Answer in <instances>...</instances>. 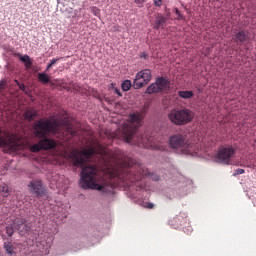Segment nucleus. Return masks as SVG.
<instances>
[{
    "instance_id": "nucleus-16",
    "label": "nucleus",
    "mask_w": 256,
    "mask_h": 256,
    "mask_svg": "<svg viewBox=\"0 0 256 256\" xmlns=\"http://www.w3.org/2000/svg\"><path fill=\"white\" fill-rule=\"evenodd\" d=\"M177 96L184 100H190L193 97V92L191 90L179 91L177 92Z\"/></svg>"
},
{
    "instance_id": "nucleus-2",
    "label": "nucleus",
    "mask_w": 256,
    "mask_h": 256,
    "mask_svg": "<svg viewBox=\"0 0 256 256\" xmlns=\"http://www.w3.org/2000/svg\"><path fill=\"white\" fill-rule=\"evenodd\" d=\"M36 137L42 139L38 144L30 146V152L38 153L41 150H52L55 148V140L47 138L48 134H57L61 131V122L56 119H39L34 123Z\"/></svg>"
},
{
    "instance_id": "nucleus-26",
    "label": "nucleus",
    "mask_w": 256,
    "mask_h": 256,
    "mask_svg": "<svg viewBox=\"0 0 256 256\" xmlns=\"http://www.w3.org/2000/svg\"><path fill=\"white\" fill-rule=\"evenodd\" d=\"M6 234H8L9 237H12L14 234V230L12 226L6 227Z\"/></svg>"
},
{
    "instance_id": "nucleus-5",
    "label": "nucleus",
    "mask_w": 256,
    "mask_h": 256,
    "mask_svg": "<svg viewBox=\"0 0 256 256\" xmlns=\"http://www.w3.org/2000/svg\"><path fill=\"white\" fill-rule=\"evenodd\" d=\"M168 145L172 149H177L183 152L184 155H190L193 152L192 144L186 138V135L176 134L168 138Z\"/></svg>"
},
{
    "instance_id": "nucleus-24",
    "label": "nucleus",
    "mask_w": 256,
    "mask_h": 256,
    "mask_svg": "<svg viewBox=\"0 0 256 256\" xmlns=\"http://www.w3.org/2000/svg\"><path fill=\"white\" fill-rule=\"evenodd\" d=\"M91 11H92V14L95 17H100V8L94 6V7L91 8Z\"/></svg>"
},
{
    "instance_id": "nucleus-37",
    "label": "nucleus",
    "mask_w": 256,
    "mask_h": 256,
    "mask_svg": "<svg viewBox=\"0 0 256 256\" xmlns=\"http://www.w3.org/2000/svg\"><path fill=\"white\" fill-rule=\"evenodd\" d=\"M140 57H142V58H146V54H142Z\"/></svg>"
},
{
    "instance_id": "nucleus-19",
    "label": "nucleus",
    "mask_w": 256,
    "mask_h": 256,
    "mask_svg": "<svg viewBox=\"0 0 256 256\" xmlns=\"http://www.w3.org/2000/svg\"><path fill=\"white\" fill-rule=\"evenodd\" d=\"M4 249L9 255H13V244L11 242H4Z\"/></svg>"
},
{
    "instance_id": "nucleus-3",
    "label": "nucleus",
    "mask_w": 256,
    "mask_h": 256,
    "mask_svg": "<svg viewBox=\"0 0 256 256\" xmlns=\"http://www.w3.org/2000/svg\"><path fill=\"white\" fill-rule=\"evenodd\" d=\"M147 114V106L140 109V111H135L133 114H130L128 118V123L122 126V138L126 141V143L135 142L138 146L144 145V147H149V139L144 138L143 136L137 137V130L140 126H142V121Z\"/></svg>"
},
{
    "instance_id": "nucleus-22",
    "label": "nucleus",
    "mask_w": 256,
    "mask_h": 256,
    "mask_svg": "<svg viewBox=\"0 0 256 256\" xmlns=\"http://www.w3.org/2000/svg\"><path fill=\"white\" fill-rule=\"evenodd\" d=\"M18 59L22 62H32L31 57H29V55L18 54Z\"/></svg>"
},
{
    "instance_id": "nucleus-9",
    "label": "nucleus",
    "mask_w": 256,
    "mask_h": 256,
    "mask_svg": "<svg viewBox=\"0 0 256 256\" xmlns=\"http://www.w3.org/2000/svg\"><path fill=\"white\" fill-rule=\"evenodd\" d=\"M2 130L0 129V148H6L9 151H16V142L13 137L9 134L1 135Z\"/></svg>"
},
{
    "instance_id": "nucleus-17",
    "label": "nucleus",
    "mask_w": 256,
    "mask_h": 256,
    "mask_svg": "<svg viewBox=\"0 0 256 256\" xmlns=\"http://www.w3.org/2000/svg\"><path fill=\"white\" fill-rule=\"evenodd\" d=\"M38 81L39 83L48 84L50 83V76L47 73H39L38 74Z\"/></svg>"
},
{
    "instance_id": "nucleus-23",
    "label": "nucleus",
    "mask_w": 256,
    "mask_h": 256,
    "mask_svg": "<svg viewBox=\"0 0 256 256\" xmlns=\"http://www.w3.org/2000/svg\"><path fill=\"white\" fill-rule=\"evenodd\" d=\"M1 193H2V196H3V197H8L9 194H10L9 187H8V186L2 187Z\"/></svg>"
},
{
    "instance_id": "nucleus-30",
    "label": "nucleus",
    "mask_w": 256,
    "mask_h": 256,
    "mask_svg": "<svg viewBox=\"0 0 256 256\" xmlns=\"http://www.w3.org/2000/svg\"><path fill=\"white\" fill-rule=\"evenodd\" d=\"M14 82H16V85H18V88L20 89V91H25V85L24 84H21L17 80H15Z\"/></svg>"
},
{
    "instance_id": "nucleus-4",
    "label": "nucleus",
    "mask_w": 256,
    "mask_h": 256,
    "mask_svg": "<svg viewBox=\"0 0 256 256\" xmlns=\"http://www.w3.org/2000/svg\"><path fill=\"white\" fill-rule=\"evenodd\" d=\"M168 121L176 126H185L193 121V112L188 108L174 109L168 113Z\"/></svg>"
},
{
    "instance_id": "nucleus-33",
    "label": "nucleus",
    "mask_w": 256,
    "mask_h": 256,
    "mask_svg": "<svg viewBox=\"0 0 256 256\" xmlns=\"http://www.w3.org/2000/svg\"><path fill=\"white\" fill-rule=\"evenodd\" d=\"M153 207H154V205L151 204V203H149V204L147 205V208H149V209H153Z\"/></svg>"
},
{
    "instance_id": "nucleus-25",
    "label": "nucleus",
    "mask_w": 256,
    "mask_h": 256,
    "mask_svg": "<svg viewBox=\"0 0 256 256\" xmlns=\"http://www.w3.org/2000/svg\"><path fill=\"white\" fill-rule=\"evenodd\" d=\"M152 4L156 8H160L163 5V0H152Z\"/></svg>"
},
{
    "instance_id": "nucleus-8",
    "label": "nucleus",
    "mask_w": 256,
    "mask_h": 256,
    "mask_svg": "<svg viewBox=\"0 0 256 256\" xmlns=\"http://www.w3.org/2000/svg\"><path fill=\"white\" fill-rule=\"evenodd\" d=\"M151 79L152 75L150 69L139 71L137 75H135V80H133V88L141 89L151 82Z\"/></svg>"
},
{
    "instance_id": "nucleus-10",
    "label": "nucleus",
    "mask_w": 256,
    "mask_h": 256,
    "mask_svg": "<svg viewBox=\"0 0 256 256\" xmlns=\"http://www.w3.org/2000/svg\"><path fill=\"white\" fill-rule=\"evenodd\" d=\"M30 192L34 193V195L38 197H42L45 195V189L43 188V184L40 180H32L29 183Z\"/></svg>"
},
{
    "instance_id": "nucleus-34",
    "label": "nucleus",
    "mask_w": 256,
    "mask_h": 256,
    "mask_svg": "<svg viewBox=\"0 0 256 256\" xmlns=\"http://www.w3.org/2000/svg\"><path fill=\"white\" fill-rule=\"evenodd\" d=\"M170 17V12H167V16H165V18L169 19Z\"/></svg>"
},
{
    "instance_id": "nucleus-29",
    "label": "nucleus",
    "mask_w": 256,
    "mask_h": 256,
    "mask_svg": "<svg viewBox=\"0 0 256 256\" xmlns=\"http://www.w3.org/2000/svg\"><path fill=\"white\" fill-rule=\"evenodd\" d=\"M146 0H135V4L138 5V8H142Z\"/></svg>"
},
{
    "instance_id": "nucleus-7",
    "label": "nucleus",
    "mask_w": 256,
    "mask_h": 256,
    "mask_svg": "<svg viewBox=\"0 0 256 256\" xmlns=\"http://www.w3.org/2000/svg\"><path fill=\"white\" fill-rule=\"evenodd\" d=\"M236 154V149L232 148V146L229 147H223L218 151V154H216V160L218 163L223 165H231L232 164V157Z\"/></svg>"
},
{
    "instance_id": "nucleus-38",
    "label": "nucleus",
    "mask_w": 256,
    "mask_h": 256,
    "mask_svg": "<svg viewBox=\"0 0 256 256\" xmlns=\"http://www.w3.org/2000/svg\"><path fill=\"white\" fill-rule=\"evenodd\" d=\"M159 180V178H158V176H156L155 178H154V181H158Z\"/></svg>"
},
{
    "instance_id": "nucleus-35",
    "label": "nucleus",
    "mask_w": 256,
    "mask_h": 256,
    "mask_svg": "<svg viewBox=\"0 0 256 256\" xmlns=\"http://www.w3.org/2000/svg\"><path fill=\"white\" fill-rule=\"evenodd\" d=\"M115 31L119 32V26H115Z\"/></svg>"
},
{
    "instance_id": "nucleus-13",
    "label": "nucleus",
    "mask_w": 256,
    "mask_h": 256,
    "mask_svg": "<svg viewBox=\"0 0 256 256\" xmlns=\"http://www.w3.org/2000/svg\"><path fill=\"white\" fill-rule=\"evenodd\" d=\"M234 42H236L237 45L241 46L243 43L246 42V33L245 31H239L236 34H234V38H232Z\"/></svg>"
},
{
    "instance_id": "nucleus-27",
    "label": "nucleus",
    "mask_w": 256,
    "mask_h": 256,
    "mask_svg": "<svg viewBox=\"0 0 256 256\" xmlns=\"http://www.w3.org/2000/svg\"><path fill=\"white\" fill-rule=\"evenodd\" d=\"M245 174V170L242 168H237L236 172H234V177L238 176V175H243Z\"/></svg>"
},
{
    "instance_id": "nucleus-32",
    "label": "nucleus",
    "mask_w": 256,
    "mask_h": 256,
    "mask_svg": "<svg viewBox=\"0 0 256 256\" xmlns=\"http://www.w3.org/2000/svg\"><path fill=\"white\" fill-rule=\"evenodd\" d=\"M114 93H115V95H119L120 97L123 96V94H121V90H119V88H114Z\"/></svg>"
},
{
    "instance_id": "nucleus-28",
    "label": "nucleus",
    "mask_w": 256,
    "mask_h": 256,
    "mask_svg": "<svg viewBox=\"0 0 256 256\" xmlns=\"http://www.w3.org/2000/svg\"><path fill=\"white\" fill-rule=\"evenodd\" d=\"M6 89V81L2 80L0 81V95H2V91Z\"/></svg>"
},
{
    "instance_id": "nucleus-36",
    "label": "nucleus",
    "mask_w": 256,
    "mask_h": 256,
    "mask_svg": "<svg viewBox=\"0 0 256 256\" xmlns=\"http://www.w3.org/2000/svg\"><path fill=\"white\" fill-rule=\"evenodd\" d=\"M73 88L75 89V91H78V86L73 85Z\"/></svg>"
},
{
    "instance_id": "nucleus-14",
    "label": "nucleus",
    "mask_w": 256,
    "mask_h": 256,
    "mask_svg": "<svg viewBox=\"0 0 256 256\" xmlns=\"http://www.w3.org/2000/svg\"><path fill=\"white\" fill-rule=\"evenodd\" d=\"M23 117L27 119V121H33L38 117V112L35 109H29L23 113Z\"/></svg>"
},
{
    "instance_id": "nucleus-6",
    "label": "nucleus",
    "mask_w": 256,
    "mask_h": 256,
    "mask_svg": "<svg viewBox=\"0 0 256 256\" xmlns=\"http://www.w3.org/2000/svg\"><path fill=\"white\" fill-rule=\"evenodd\" d=\"M170 88V81L169 79L165 77H160L156 79V82L152 83L147 87V90H145V94L151 95L153 93H160L163 91H169Z\"/></svg>"
},
{
    "instance_id": "nucleus-11",
    "label": "nucleus",
    "mask_w": 256,
    "mask_h": 256,
    "mask_svg": "<svg viewBox=\"0 0 256 256\" xmlns=\"http://www.w3.org/2000/svg\"><path fill=\"white\" fill-rule=\"evenodd\" d=\"M16 228L20 232V235H25L31 231V225L25 223V220H16Z\"/></svg>"
},
{
    "instance_id": "nucleus-15",
    "label": "nucleus",
    "mask_w": 256,
    "mask_h": 256,
    "mask_svg": "<svg viewBox=\"0 0 256 256\" xmlns=\"http://www.w3.org/2000/svg\"><path fill=\"white\" fill-rule=\"evenodd\" d=\"M64 127L66 128V133H68L69 135H71V137H75V136H78V131L77 129H75L73 127L72 124L66 122Z\"/></svg>"
},
{
    "instance_id": "nucleus-1",
    "label": "nucleus",
    "mask_w": 256,
    "mask_h": 256,
    "mask_svg": "<svg viewBox=\"0 0 256 256\" xmlns=\"http://www.w3.org/2000/svg\"><path fill=\"white\" fill-rule=\"evenodd\" d=\"M96 154L101 156V159H103V162H105L106 165L115 161L122 163L121 170H114V172H112L110 175L111 178H119L122 182L130 181L133 183L135 181H139L142 177H146L148 175L151 176L145 166L138 164L135 166L138 176L134 179H130L131 170L128 169H130L133 165V160L128 159L123 162L121 161L123 160V157H121L123 156L122 150H115V153H112L107 148L99 145L98 150H96V148H89L80 152L73 151L69 155V159L73 161V165H75V167L82 168V172L80 173V187L84 188V190L91 189L110 193L114 189V184L105 180L95 166L87 165V162H89V160Z\"/></svg>"
},
{
    "instance_id": "nucleus-18",
    "label": "nucleus",
    "mask_w": 256,
    "mask_h": 256,
    "mask_svg": "<svg viewBox=\"0 0 256 256\" xmlns=\"http://www.w3.org/2000/svg\"><path fill=\"white\" fill-rule=\"evenodd\" d=\"M131 80H124L121 84V88L123 92H128L131 89Z\"/></svg>"
},
{
    "instance_id": "nucleus-12",
    "label": "nucleus",
    "mask_w": 256,
    "mask_h": 256,
    "mask_svg": "<svg viewBox=\"0 0 256 256\" xmlns=\"http://www.w3.org/2000/svg\"><path fill=\"white\" fill-rule=\"evenodd\" d=\"M167 20V17L158 14L156 16V20L154 21V30L165 29Z\"/></svg>"
},
{
    "instance_id": "nucleus-21",
    "label": "nucleus",
    "mask_w": 256,
    "mask_h": 256,
    "mask_svg": "<svg viewBox=\"0 0 256 256\" xmlns=\"http://www.w3.org/2000/svg\"><path fill=\"white\" fill-rule=\"evenodd\" d=\"M174 13L177 15V18H176L177 21H184L185 20V15L181 14L179 9L174 8Z\"/></svg>"
},
{
    "instance_id": "nucleus-20",
    "label": "nucleus",
    "mask_w": 256,
    "mask_h": 256,
    "mask_svg": "<svg viewBox=\"0 0 256 256\" xmlns=\"http://www.w3.org/2000/svg\"><path fill=\"white\" fill-rule=\"evenodd\" d=\"M61 59H62V57L52 59V61H50V63H48V65L46 66V72L50 71V69L52 68V66H54V65H55L58 61H60Z\"/></svg>"
},
{
    "instance_id": "nucleus-31",
    "label": "nucleus",
    "mask_w": 256,
    "mask_h": 256,
    "mask_svg": "<svg viewBox=\"0 0 256 256\" xmlns=\"http://www.w3.org/2000/svg\"><path fill=\"white\" fill-rule=\"evenodd\" d=\"M23 63H25V69H31L32 61H24Z\"/></svg>"
}]
</instances>
